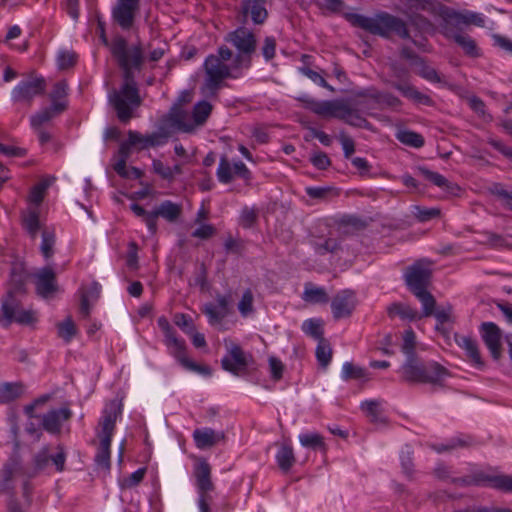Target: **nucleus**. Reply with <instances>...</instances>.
<instances>
[{"label":"nucleus","instance_id":"e2e57ef3","mask_svg":"<svg viewBox=\"0 0 512 512\" xmlns=\"http://www.w3.org/2000/svg\"><path fill=\"white\" fill-rule=\"evenodd\" d=\"M49 181L45 180L35 185L29 195V200L35 205H40L43 201L45 190L49 187Z\"/></svg>","mask_w":512,"mask_h":512},{"label":"nucleus","instance_id":"5fc2aeb1","mask_svg":"<svg viewBox=\"0 0 512 512\" xmlns=\"http://www.w3.org/2000/svg\"><path fill=\"white\" fill-rule=\"evenodd\" d=\"M416 66L419 67V76L432 83H441L442 80L438 72L433 67L427 65L423 58Z\"/></svg>","mask_w":512,"mask_h":512},{"label":"nucleus","instance_id":"393cba45","mask_svg":"<svg viewBox=\"0 0 512 512\" xmlns=\"http://www.w3.org/2000/svg\"><path fill=\"white\" fill-rule=\"evenodd\" d=\"M510 475H488L484 472H476L471 475L473 486L489 485L492 488L510 492Z\"/></svg>","mask_w":512,"mask_h":512},{"label":"nucleus","instance_id":"dca6fc26","mask_svg":"<svg viewBox=\"0 0 512 512\" xmlns=\"http://www.w3.org/2000/svg\"><path fill=\"white\" fill-rule=\"evenodd\" d=\"M46 81L43 77L22 80L13 89V99L18 102H30L34 97L44 94Z\"/></svg>","mask_w":512,"mask_h":512},{"label":"nucleus","instance_id":"9d476101","mask_svg":"<svg viewBox=\"0 0 512 512\" xmlns=\"http://www.w3.org/2000/svg\"><path fill=\"white\" fill-rule=\"evenodd\" d=\"M127 135V140L120 144L122 153L125 155H127L128 152L131 153L132 148L143 150L149 147L163 145L166 142V136L158 132H154L149 135H142L137 131L129 130Z\"/></svg>","mask_w":512,"mask_h":512},{"label":"nucleus","instance_id":"774afa93","mask_svg":"<svg viewBox=\"0 0 512 512\" xmlns=\"http://www.w3.org/2000/svg\"><path fill=\"white\" fill-rule=\"evenodd\" d=\"M174 323L185 333L189 334L194 330V325L190 316L177 313L174 316Z\"/></svg>","mask_w":512,"mask_h":512},{"label":"nucleus","instance_id":"4468645a","mask_svg":"<svg viewBox=\"0 0 512 512\" xmlns=\"http://www.w3.org/2000/svg\"><path fill=\"white\" fill-rule=\"evenodd\" d=\"M181 205L174 203L170 200L161 202L152 210V216L147 219V228L149 232L154 235L157 232V220L159 217L164 218L168 222H175L181 215Z\"/></svg>","mask_w":512,"mask_h":512},{"label":"nucleus","instance_id":"c03bdc74","mask_svg":"<svg viewBox=\"0 0 512 512\" xmlns=\"http://www.w3.org/2000/svg\"><path fill=\"white\" fill-rule=\"evenodd\" d=\"M299 441L302 446L313 450H325L323 437L318 433H304L299 435Z\"/></svg>","mask_w":512,"mask_h":512},{"label":"nucleus","instance_id":"864d4df0","mask_svg":"<svg viewBox=\"0 0 512 512\" xmlns=\"http://www.w3.org/2000/svg\"><path fill=\"white\" fill-rule=\"evenodd\" d=\"M54 245H55V234L53 232L44 230L42 232V242L40 245V250L45 259H49L53 256Z\"/></svg>","mask_w":512,"mask_h":512},{"label":"nucleus","instance_id":"c756f323","mask_svg":"<svg viewBox=\"0 0 512 512\" xmlns=\"http://www.w3.org/2000/svg\"><path fill=\"white\" fill-rule=\"evenodd\" d=\"M386 311L389 318L391 319L399 317L401 320H407L410 322L421 319L420 313L416 309L412 308L408 304L401 302L391 303L387 307Z\"/></svg>","mask_w":512,"mask_h":512},{"label":"nucleus","instance_id":"412c9836","mask_svg":"<svg viewBox=\"0 0 512 512\" xmlns=\"http://www.w3.org/2000/svg\"><path fill=\"white\" fill-rule=\"evenodd\" d=\"M73 413L69 407L52 409L41 417V424L45 431L51 434H59L62 423L69 420Z\"/></svg>","mask_w":512,"mask_h":512},{"label":"nucleus","instance_id":"bb28decb","mask_svg":"<svg viewBox=\"0 0 512 512\" xmlns=\"http://www.w3.org/2000/svg\"><path fill=\"white\" fill-rule=\"evenodd\" d=\"M359 98H369L379 105H385L390 108H398L402 105V101L395 95L388 92H380L375 88H368L356 93Z\"/></svg>","mask_w":512,"mask_h":512},{"label":"nucleus","instance_id":"6e6552de","mask_svg":"<svg viewBox=\"0 0 512 512\" xmlns=\"http://www.w3.org/2000/svg\"><path fill=\"white\" fill-rule=\"evenodd\" d=\"M227 349L226 354L221 359V367L223 370L233 374L234 376H241L246 373L252 355L246 353L240 345L230 341H225Z\"/></svg>","mask_w":512,"mask_h":512},{"label":"nucleus","instance_id":"aec40b11","mask_svg":"<svg viewBox=\"0 0 512 512\" xmlns=\"http://www.w3.org/2000/svg\"><path fill=\"white\" fill-rule=\"evenodd\" d=\"M217 303L208 302L203 305L201 311L208 317L211 325L219 324L228 315L230 296L217 294Z\"/></svg>","mask_w":512,"mask_h":512},{"label":"nucleus","instance_id":"4c0bfd02","mask_svg":"<svg viewBox=\"0 0 512 512\" xmlns=\"http://www.w3.org/2000/svg\"><path fill=\"white\" fill-rule=\"evenodd\" d=\"M302 331L312 337L313 339L320 341L324 340L323 324L320 319H307L302 324Z\"/></svg>","mask_w":512,"mask_h":512},{"label":"nucleus","instance_id":"9b49d317","mask_svg":"<svg viewBox=\"0 0 512 512\" xmlns=\"http://www.w3.org/2000/svg\"><path fill=\"white\" fill-rule=\"evenodd\" d=\"M434 17L441 20L439 23V29L441 34L447 39H452L454 36L460 33V26L464 24L462 22V13L454 10L441 3L438 7Z\"/></svg>","mask_w":512,"mask_h":512},{"label":"nucleus","instance_id":"6e6d98bb","mask_svg":"<svg viewBox=\"0 0 512 512\" xmlns=\"http://www.w3.org/2000/svg\"><path fill=\"white\" fill-rule=\"evenodd\" d=\"M76 332V326L70 317L58 324V334L65 342H70Z\"/></svg>","mask_w":512,"mask_h":512},{"label":"nucleus","instance_id":"f704fd0d","mask_svg":"<svg viewBox=\"0 0 512 512\" xmlns=\"http://www.w3.org/2000/svg\"><path fill=\"white\" fill-rule=\"evenodd\" d=\"M419 171L421 175L437 187H440L446 191H453L454 188H458L456 185L450 183L443 175L438 172L431 171L425 167H420Z\"/></svg>","mask_w":512,"mask_h":512},{"label":"nucleus","instance_id":"5701e85b","mask_svg":"<svg viewBox=\"0 0 512 512\" xmlns=\"http://www.w3.org/2000/svg\"><path fill=\"white\" fill-rule=\"evenodd\" d=\"M387 83L399 91L405 98L413 101L416 104L425 106H433L434 101L429 96L420 92L415 86L409 83L407 80L402 81H387Z\"/></svg>","mask_w":512,"mask_h":512},{"label":"nucleus","instance_id":"a878e982","mask_svg":"<svg viewBox=\"0 0 512 512\" xmlns=\"http://www.w3.org/2000/svg\"><path fill=\"white\" fill-rule=\"evenodd\" d=\"M426 362L420 361L417 357L406 359L401 366L400 373L403 381L409 383H420L424 377Z\"/></svg>","mask_w":512,"mask_h":512},{"label":"nucleus","instance_id":"09e8293b","mask_svg":"<svg viewBox=\"0 0 512 512\" xmlns=\"http://www.w3.org/2000/svg\"><path fill=\"white\" fill-rule=\"evenodd\" d=\"M416 347V336L412 329H408L403 334V343L401 351L406 355V359L416 358L415 353Z\"/></svg>","mask_w":512,"mask_h":512},{"label":"nucleus","instance_id":"3c124183","mask_svg":"<svg viewBox=\"0 0 512 512\" xmlns=\"http://www.w3.org/2000/svg\"><path fill=\"white\" fill-rule=\"evenodd\" d=\"M468 105L479 117L485 121H492V116L486 111V105L484 101L478 96H470L467 99Z\"/></svg>","mask_w":512,"mask_h":512},{"label":"nucleus","instance_id":"a211bd4d","mask_svg":"<svg viewBox=\"0 0 512 512\" xmlns=\"http://www.w3.org/2000/svg\"><path fill=\"white\" fill-rule=\"evenodd\" d=\"M357 304L355 292L349 289L339 291L331 301V310L335 320L349 317Z\"/></svg>","mask_w":512,"mask_h":512},{"label":"nucleus","instance_id":"f257e3e1","mask_svg":"<svg viewBox=\"0 0 512 512\" xmlns=\"http://www.w3.org/2000/svg\"><path fill=\"white\" fill-rule=\"evenodd\" d=\"M224 40L235 49L223 45L217 54L207 56L204 62L206 73L205 85L211 91H216L224 79H237L242 76L244 69H249L252 56L256 52V35L248 28L241 26L229 32Z\"/></svg>","mask_w":512,"mask_h":512},{"label":"nucleus","instance_id":"f03ea898","mask_svg":"<svg viewBox=\"0 0 512 512\" xmlns=\"http://www.w3.org/2000/svg\"><path fill=\"white\" fill-rule=\"evenodd\" d=\"M111 54L122 70L124 82L120 90H114L109 94V102L120 122L127 124L134 116L133 111L142 103L134 70L140 71L142 68L143 48L140 42L128 47L127 39L122 35H116L112 39Z\"/></svg>","mask_w":512,"mask_h":512},{"label":"nucleus","instance_id":"473e14b6","mask_svg":"<svg viewBox=\"0 0 512 512\" xmlns=\"http://www.w3.org/2000/svg\"><path fill=\"white\" fill-rule=\"evenodd\" d=\"M181 352L182 353H180V351L178 350V351H173L172 353L175 356V358L181 363V365L183 367H185L188 370H191V371L197 372L199 374L205 375V376H210L211 375V369L208 366L199 365V364L193 362L192 360H190L186 356V346L185 345L182 347V351Z\"/></svg>","mask_w":512,"mask_h":512},{"label":"nucleus","instance_id":"680f3d73","mask_svg":"<svg viewBox=\"0 0 512 512\" xmlns=\"http://www.w3.org/2000/svg\"><path fill=\"white\" fill-rule=\"evenodd\" d=\"M299 71L319 86L326 88L329 91H334V88L328 84V82L318 72L310 69L309 67H301L299 68Z\"/></svg>","mask_w":512,"mask_h":512},{"label":"nucleus","instance_id":"49530a36","mask_svg":"<svg viewBox=\"0 0 512 512\" xmlns=\"http://www.w3.org/2000/svg\"><path fill=\"white\" fill-rule=\"evenodd\" d=\"M452 39L464 50L466 55L470 57H478L480 55L476 42L470 36L459 33Z\"/></svg>","mask_w":512,"mask_h":512},{"label":"nucleus","instance_id":"0eeeda50","mask_svg":"<svg viewBox=\"0 0 512 512\" xmlns=\"http://www.w3.org/2000/svg\"><path fill=\"white\" fill-rule=\"evenodd\" d=\"M141 0H116L111 8L113 24L123 32L136 29Z\"/></svg>","mask_w":512,"mask_h":512},{"label":"nucleus","instance_id":"de8ad7c7","mask_svg":"<svg viewBox=\"0 0 512 512\" xmlns=\"http://www.w3.org/2000/svg\"><path fill=\"white\" fill-rule=\"evenodd\" d=\"M489 192L497 197L502 205L512 211V191H508L500 183H493L489 187Z\"/></svg>","mask_w":512,"mask_h":512},{"label":"nucleus","instance_id":"e433bc0d","mask_svg":"<svg viewBox=\"0 0 512 512\" xmlns=\"http://www.w3.org/2000/svg\"><path fill=\"white\" fill-rule=\"evenodd\" d=\"M396 139L402 144L413 148H421L425 143L424 137L421 134L411 130L398 131Z\"/></svg>","mask_w":512,"mask_h":512},{"label":"nucleus","instance_id":"13d9d810","mask_svg":"<svg viewBox=\"0 0 512 512\" xmlns=\"http://www.w3.org/2000/svg\"><path fill=\"white\" fill-rule=\"evenodd\" d=\"M24 227L27 230V232L30 234L32 238H35L39 229H40V221L39 216L36 211H30L25 217H24Z\"/></svg>","mask_w":512,"mask_h":512},{"label":"nucleus","instance_id":"c85d7f7f","mask_svg":"<svg viewBox=\"0 0 512 512\" xmlns=\"http://www.w3.org/2000/svg\"><path fill=\"white\" fill-rule=\"evenodd\" d=\"M66 108V103H52L50 107H47L31 116V126L38 130L43 124L49 122L56 115L65 111Z\"/></svg>","mask_w":512,"mask_h":512},{"label":"nucleus","instance_id":"20e7f679","mask_svg":"<svg viewBox=\"0 0 512 512\" xmlns=\"http://www.w3.org/2000/svg\"><path fill=\"white\" fill-rule=\"evenodd\" d=\"M345 18L354 27H359L372 35L389 39L392 34L401 39H410V33L406 22L386 11H379L372 17L357 13H347Z\"/></svg>","mask_w":512,"mask_h":512},{"label":"nucleus","instance_id":"6ab92c4d","mask_svg":"<svg viewBox=\"0 0 512 512\" xmlns=\"http://www.w3.org/2000/svg\"><path fill=\"white\" fill-rule=\"evenodd\" d=\"M33 277L35 279V288L38 295L47 298L54 294L57 289L56 274L50 266L38 269Z\"/></svg>","mask_w":512,"mask_h":512},{"label":"nucleus","instance_id":"2eb2a0df","mask_svg":"<svg viewBox=\"0 0 512 512\" xmlns=\"http://www.w3.org/2000/svg\"><path fill=\"white\" fill-rule=\"evenodd\" d=\"M431 275L432 272L429 268L417 262L407 268L404 274L405 283L408 289L415 294L416 292L427 290Z\"/></svg>","mask_w":512,"mask_h":512},{"label":"nucleus","instance_id":"58836bf2","mask_svg":"<svg viewBox=\"0 0 512 512\" xmlns=\"http://www.w3.org/2000/svg\"><path fill=\"white\" fill-rule=\"evenodd\" d=\"M413 295L422 304V313L420 314L421 318L432 316L436 307V300L434 296L428 290L419 291Z\"/></svg>","mask_w":512,"mask_h":512},{"label":"nucleus","instance_id":"8fccbe9b","mask_svg":"<svg viewBox=\"0 0 512 512\" xmlns=\"http://www.w3.org/2000/svg\"><path fill=\"white\" fill-rule=\"evenodd\" d=\"M405 1L410 9L425 11V12L431 14L432 16H434L436 14L438 7H440V5H441V3L434 2L431 0H405Z\"/></svg>","mask_w":512,"mask_h":512},{"label":"nucleus","instance_id":"79ce46f5","mask_svg":"<svg viewBox=\"0 0 512 512\" xmlns=\"http://www.w3.org/2000/svg\"><path fill=\"white\" fill-rule=\"evenodd\" d=\"M212 112V105L207 101H200L193 107L192 117L195 125H203Z\"/></svg>","mask_w":512,"mask_h":512},{"label":"nucleus","instance_id":"37998d69","mask_svg":"<svg viewBox=\"0 0 512 512\" xmlns=\"http://www.w3.org/2000/svg\"><path fill=\"white\" fill-rule=\"evenodd\" d=\"M332 348L327 339L318 341L315 355L319 365L326 368L332 359Z\"/></svg>","mask_w":512,"mask_h":512},{"label":"nucleus","instance_id":"0e129e2a","mask_svg":"<svg viewBox=\"0 0 512 512\" xmlns=\"http://www.w3.org/2000/svg\"><path fill=\"white\" fill-rule=\"evenodd\" d=\"M276 45V39L273 36H267L264 38L263 45L261 47V54L267 62L271 61L275 57Z\"/></svg>","mask_w":512,"mask_h":512},{"label":"nucleus","instance_id":"052dcab7","mask_svg":"<svg viewBox=\"0 0 512 512\" xmlns=\"http://www.w3.org/2000/svg\"><path fill=\"white\" fill-rule=\"evenodd\" d=\"M248 12H250L251 19L254 24H263L268 17L267 10L264 5H261L260 3H250V9Z\"/></svg>","mask_w":512,"mask_h":512},{"label":"nucleus","instance_id":"603ef678","mask_svg":"<svg viewBox=\"0 0 512 512\" xmlns=\"http://www.w3.org/2000/svg\"><path fill=\"white\" fill-rule=\"evenodd\" d=\"M413 215L419 222H427L440 216V209L426 208L422 206H414L412 210Z\"/></svg>","mask_w":512,"mask_h":512},{"label":"nucleus","instance_id":"338daca9","mask_svg":"<svg viewBox=\"0 0 512 512\" xmlns=\"http://www.w3.org/2000/svg\"><path fill=\"white\" fill-rule=\"evenodd\" d=\"M311 163L318 170H326L331 165V160L325 152L319 151L314 153L310 158Z\"/></svg>","mask_w":512,"mask_h":512},{"label":"nucleus","instance_id":"7c9ffc66","mask_svg":"<svg viewBox=\"0 0 512 512\" xmlns=\"http://www.w3.org/2000/svg\"><path fill=\"white\" fill-rule=\"evenodd\" d=\"M455 341L460 348L465 350L467 357H469L470 360L475 365H477V366L483 365L476 340H474L473 338H471L469 336L456 335Z\"/></svg>","mask_w":512,"mask_h":512},{"label":"nucleus","instance_id":"f3484780","mask_svg":"<svg viewBox=\"0 0 512 512\" xmlns=\"http://www.w3.org/2000/svg\"><path fill=\"white\" fill-rule=\"evenodd\" d=\"M66 453L62 446H58V452L54 455L50 454L49 447H43L37 452L33 458L35 472L44 471L50 463H52L56 471L62 472L65 468Z\"/></svg>","mask_w":512,"mask_h":512},{"label":"nucleus","instance_id":"4be33fe9","mask_svg":"<svg viewBox=\"0 0 512 512\" xmlns=\"http://www.w3.org/2000/svg\"><path fill=\"white\" fill-rule=\"evenodd\" d=\"M480 331L482 339L491 352L494 359L501 356V330L493 322H484L481 324Z\"/></svg>","mask_w":512,"mask_h":512},{"label":"nucleus","instance_id":"bf43d9fd","mask_svg":"<svg viewBox=\"0 0 512 512\" xmlns=\"http://www.w3.org/2000/svg\"><path fill=\"white\" fill-rule=\"evenodd\" d=\"M340 249V242L337 239L328 238L321 243H316L315 251L319 255L335 253Z\"/></svg>","mask_w":512,"mask_h":512},{"label":"nucleus","instance_id":"c9c22d12","mask_svg":"<svg viewBox=\"0 0 512 512\" xmlns=\"http://www.w3.org/2000/svg\"><path fill=\"white\" fill-rule=\"evenodd\" d=\"M276 461L283 472H288L295 463L292 447L289 445H282L276 454Z\"/></svg>","mask_w":512,"mask_h":512},{"label":"nucleus","instance_id":"cd10ccee","mask_svg":"<svg viewBox=\"0 0 512 512\" xmlns=\"http://www.w3.org/2000/svg\"><path fill=\"white\" fill-rule=\"evenodd\" d=\"M449 376L450 373L444 366L435 361H428L426 362L424 377L421 378L420 383L442 385L443 381Z\"/></svg>","mask_w":512,"mask_h":512},{"label":"nucleus","instance_id":"a18cd8bd","mask_svg":"<svg viewBox=\"0 0 512 512\" xmlns=\"http://www.w3.org/2000/svg\"><path fill=\"white\" fill-rule=\"evenodd\" d=\"M341 376L345 381L351 379L360 380L367 378V371L360 366L354 365L352 362H345L342 367Z\"/></svg>","mask_w":512,"mask_h":512},{"label":"nucleus","instance_id":"f8f14e48","mask_svg":"<svg viewBox=\"0 0 512 512\" xmlns=\"http://www.w3.org/2000/svg\"><path fill=\"white\" fill-rule=\"evenodd\" d=\"M303 103L304 107L313 113L322 117H334L339 119L341 110L343 109V100H324L317 101L307 94H302L296 98Z\"/></svg>","mask_w":512,"mask_h":512},{"label":"nucleus","instance_id":"423d86ee","mask_svg":"<svg viewBox=\"0 0 512 512\" xmlns=\"http://www.w3.org/2000/svg\"><path fill=\"white\" fill-rule=\"evenodd\" d=\"M212 467L203 457H198L193 466V476L198 492V507L200 512H210L212 497L209 494L215 486L211 479Z\"/></svg>","mask_w":512,"mask_h":512},{"label":"nucleus","instance_id":"a19ab883","mask_svg":"<svg viewBox=\"0 0 512 512\" xmlns=\"http://www.w3.org/2000/svg\"><path fill=\"white\" fill-rule=\"evenodd\" d=\"M186 113L178 108H173L169 113V122L171 126L178 128L184 132H190L194 129V125L191 123H186Z\"/></svg>","mask_w":512,"mask_h":512},{"label":"nucleus","instance_id":"69168bd1","mask_svg":"<svg viewBox=\"0 0 512 512\" xmlns=\"http://www.w3.org/2000/svg\"><path fill=\"white\" fill-rule=\"evenodd\" d=\"M152 169L154 173L159 175L162 179L172 182L173 175L169 166H166L161 160L154 159L152 162Z\"/></svg>","mask_w":512,"mask_h":512},{"label":"nucleus","instance_id":"39448f33","mask_svg":"<svg viewBox=\"0 0 512 512\" xmlns=\"http://www.w3.org/2000/svg\"><path fill=\"white\" fill-rule=\"evenodd\" d=\"M121 414V404H117L115 401H112L105 406L99 420L101 430L97 433V436L100 439V445L95 455V463L98 467L105 470H109L111 466L110 446L116 427V421Z\"/></svg>","mask_w":512,"mask_h":512},{"label":"nucleus","instance_id":"ddd939ff","mask_svg":"<svg viewBox=\"0 0 512 512\" xmlns=\"http://www.w3.org/2000/svg\"><path fill=\"white\" fill-rule=\"evenodd\" d=\"M342 108L339 120L353 127L370 129L371 124L362 115L367 110L365 101L355 100L352 103L344 101Z\"/></svg>","mask_w":512,"mask_h":512},{"label":"nucleus","instance_id":"2f4dec72","mask_svg":"<svg viewBox=\"0 0 512 512\" xmlns=\"http://www.w3.org/2000/svg\"><path fill=\"white\" fill-rule=\"evenodd\" d=\"M159 328L163 331L165 336V343L168 347H172L173 351H182V347L185 345L183 340H180L176 336V332L170 325L166 317L161 316L157 320Z\"/></svg>","mask_w":512,"mask_h":512},{"label":"nucleus","instance_id":"7ed1b4c3","mask_svg":"<svg viewBox=\"0 0 512 512\" xmlns=\"http://www.w3.org/2000/svg\"><path fill=\"white\" fill-rule=\"evenodd\" d=\"M26 293V277L13 269L7 292L1 300L0 323L8 328L13 322L29 325L34 321L33 313L22 308L20 297Z\"/></svg>","mask_w":512,"mask_h":512},{"label":"nucleus","instance_id":"72a5a7b5","mask_svg":"<svg viewBox=\"0 0 512 512\" xmlns=\"http://www.w3.org/2000/svg\"><path fill=\"white\" fill-rule=\"evenodd\" d=\"M23 394L21 383H3L0 385V403H9Z\"/></svg>","mask_w":512,"mask_h":512},{"label":"nucleus","instance_id":"4d7b16f0","mask_svg":"<svg viewBox=\"0 0 512 512\" xmlns=\"http://www.w3.org/2000/svg\"><path fill=\"white\" fill-rule=\"evenodd\" d=\"M253 301L254 296L251 289L245 290L238 303V310L243 317H247L253 312Z\"/></svg>","mask_w":512,"mask_h":512},{"label":"nucleus","instance_id":"ea45409f","mask_svg":"<svg viewBox=\"0 0 512 512\" xmlns=\"http://www.w3.org/2000/svg\"><path fill=\"white\" fill-rule=\"evenodd\" d=\"M303 300L309 303H327L329 300L328 294L322 287H313L307 285L303 293Z\"/></svg>","mask_w":512,"mask_h":512},{"label":"nucleus","instance_id":"1a4fd4ad","mask_svg":"<svg viewBox=\"0 0 512 512\" xmlns=\"http://www.w3.org/2000/svg\"><path fill=\"white\" fill-rule=\"evenodd\" d=\"M218 181L222 184H229L234 177H238L250 184L252 173L242 161L231 163L226 155L221 156L216 172Z\"/></svg>","mask_w":512,"mask_h":512},{"label":"nucleus","instance_id":"b1692460","mask_svg":"<svg viewBox=\"0 0 512 512\" xmlns=\"http://www.w3.org/2000/svg\"><path fill=\"white\" fill-rule=\"evenodd\" d=\"M193 439L197 448L204 450L224 442L226 435L224 431H216L212 428H200L193 431Z\"/></svg>","mask_w":512,"mask_h":512}]
</instances>
